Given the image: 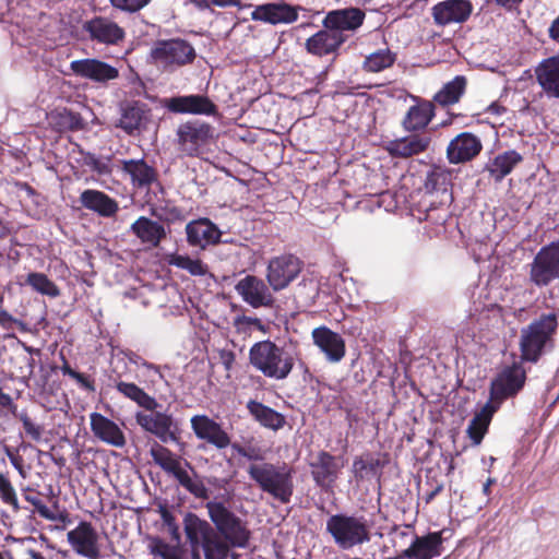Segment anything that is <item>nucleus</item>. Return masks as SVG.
I'll return each instance as SVG.
<instances>
[{"mask_svg": "<svg viewBox=\"0 0 559 559\" xmlns=\"http://www.w3.org/2000/svg\"><path fill=\"white\" fill-rule=\"evenodd\" d=\"M247 473L258 487L278 502L289 503L294 495V469L286 463L251 464Z\"/></svg>", "mask_w": 559, "mask_h": 559, "instance_id": "1", "label": "nucleus"}, {"mask_svg": "<svg viewBox=\"0 0 559 559\" xmlns=\"http://www.w3.org/2000/svg\"><path fill=\"white\" fill-rule=\"evenodd\" d=\"M372 524L364 515L336 513L326 520L325 530L338 549L348 551L371 542Z\"/></svg>", "mask_w": 559, "mask_h": 559, "instance_id": "2", "label": "nucleus"}, {"mask_svg": "<svg viewBox=\"0 0 559 559\" xmlns=\"http://www.w3.org/2000/svg\"><path fill=\"white\" fill-rule=\"evenodd\" d=\"M150 454L154 463L165 473L171 475L189 493L197 499H209V489L187 460H182L168 448L158 443L151 448Z\"/></svg>", "mask_w": 559, "mask_h": 559, "instance_id": "3", "label": "nucleus"}, {"mask_svg": "<svg viewBox=\"0 0 559 559\" xmlns=\"http://www.w3.org/2000/svg\"><path fill=\"white\" fill-rule=\"evenodd\" d=\"M250 365L264 377L285 380L295 366L292 353L270 340L254 343L249 349Z\"/></svg>", "mask_w": 559, "mask_h": 559, "instance_id": "4", "label": "nucleus"}, {"mask_svg": "<svg viewBox=\"0 0 559 559\" xmlns=\"http://www.w3.org/2000/svg\"><path fill=\"white\" fill-rule=\"evenodd\" d=\"M557 325L556 314L548 313L522 329L520 341L522 358L527 361H537L550 344Z\"/></svg>", "mask_w": 559, "mask_h": 559, "instance_id": "5", "label": "nucleus"}, {"mask_svg": "<svg viewBox=\"0 0 559 559\" xmlns=\"http://www.w3.org/2000/svg\"><path fill=\"white\" fill-rule=\"evenodd\" d=\"M209 516L217 532L234 547L243 548L248 545L250 531L241 519L230 511L223 502L206 503Z\"/></svg>", "mask_w": 559, "mask_h": 559, "instance_id": "6", "label": "nucleus"}, {"mask_svg": "<svg viewBox=\"0 0 559 559\" xmlns=\"http://www.w3.org/2000/svg\"><path fill=\"white\" fill-rule=\"evenodd\" d=\"M154 62L163 70L173 72L180 67L192 63L195 50L183 39L158 40L151 50Z\"/></svg>", "mask_w": 559, "mask_h": 559, "instance_id": "7", "label": "nucleus"}, {"mask_svg": "<svg viewBox=\"0 0 559 559\" xmlns=\"http://www.w3.org/2000/svg\"><path fill=\"white\" fill-rule=\"evenodd\" d=\"M214 131L213 126L199 119L180 123L176 130L178 150L189 157L199 156L214 138Z\"/></svg>", "mask_w": 559, "mask_h": 559, "instance_id": "8", "label": "nucleus"}, {"mask_svg": "<svg viewBox=\"0 0 559 559\" xmlns=\"http://www.w3.org/2000/svg\"><path fill=\"white\" fill-rule=\"evenodd\" d=\"M162 106L171 114L217 117V105L204 94L179 95L162 100Z\"/></svg>", "mask_w": 559, "mask_h": 559, "instance_id": "9", "label": "nucleus"}, {"mask_svg": "<svg viewBox=\"0 0 559 559\" xmlns=\"http://www.w3.org/2000/svg\"><path fill=\"white\" fill-rule=\"evenodd\" d=\"M526 374L525 370L520 364H513L512 366L506 367L490 384V401L491 405H497L499 408L500 404L514 396L520 392L525 383Z\"/></svg>", "mask_w": 559, "mask_h": 559, "instance_id": "10", "label": "nucleus"}, {"mask_svg": "<svg viewBox=\"0 0 559 559\" xmlns=\"http://www.w3.org/2000/svg\"><path fill=\"white\" fill-rule=\"evenodd\" d=\"M530 278L539 287L559 278V241L538 251L531 264Z\"/></svg>", "mask_w": 559, "mask_h": 559, "instance_id": "11", "label": "nucleus"}, {"mask_svg": "<svg viewBox=\"0 0 559 559\" xmlns=\"http://www.w3.org/2000/svg\"><path fill=\"white\" fill-rule=\"evenodd\" d=\"M82 29L91 41L105 46H117L124 40V29L107 16H94L85 21Z\"/></svg>", "mask_w": 559, "mask_h": 559, "instance_id": "12", "label": "nucleus"}, {"mask_svg": "<svg viewBox=\"0 0 559 559\" xmlns=\"http://www.w3.org/2000/svg\"><path fill=\"white\" fill-rule=\"evenodd\" d=\"M300 11L305 9L281 0L255 5L250 16L255 22L271 25L292 24L298 20Z\"/></svg>", "mask_w": 559, "mask_h": 559, "instance_id": "13", "label": "nucleus"}, {"mask_svg": "<svg viewBox=\"0 0 559 559\" xmlns=\"http://www.w3.org/2000/svg\"><path fill=\"white\" fill-rule=\"evenodd\" d=\"M301 263L293 254L275 257L269 261L266 278L273 290L286 288L300 273Z\"/></svg>", "mask_w": 559, "mask_h": 559, "instance_id": "14", "label": "nucleus"}, {"mask_svg": "<svg viewBox=\"0 0 559 559\" xmlns=\"http://www.w3.org/2000/svg\"><path fill=\"white\" fill-rule=\"evenodd\" d=\"M309 467L316 486L328 492L338 479L343 464L331 453L320 451L309 463Z\"/></svg>", "mask_w": 559, "mask_h": 559, "instance_id": "15", "label": "nucleus"}, {"mask_svg": "<svg viewBox=\"0 0 559 559\" xmlns=\"http://www.w3.org/2000/svg\"><path fill=\"white\" fill-rule=\"evenodd\" d=\"M150 413L138 412L136 424L146 432L154 435L163 443L177 441L174 430L176 428L173 415L165 412L148 411Z\"/></svg>", "mask_w": 559, "mask_h": 559, "instance_id": "16", "label": "nucleus"}, {"mask_svg": "<svg viewBox=\"0 0 559 559\" xmlns=\"http://www.w3.org/2000/svg\"><path fill=\"white\" fill-rule=\"evenodd\" d=\"M70 70L79 78L104 85L119 78L118 68L96 58L73 60Z\"/></svg>", "mask_w": 559, "mask_h": 559, "instance_id": "17", "label": "nucleus"}, {"mask_svg": "<svg viewBox=\"0 0 559 559\" xmlns=\"http://www.w3.org/2000/svg\"><path fill=\"white\" fill-rule=\"evenodd\" d=\"M67 540L73 551L87 559H98V533L90 522L81 521L74 530L67 534Z\"/></svg>", "mask_w": 559, "mask_h": 559, "instance_id": "18", "label": "nucleus"}, {"mask_svg": "<svg viewBox=\"0 0 559 559\" xmlns=\"http://www.w3.org/2000/svg\"><path fill=\"white\" fill-rule=\"evenodd\" d=\"M472 12L473 4L469 0H443L431 8L435 24L442 27L466 22Z\"/></svg>", "mask_w": 559, "mask_h": 559, "instance_id": "19", "label": "nucleus"}, {"mask_svg": "<svg viewBox=\"0 0 559 559\" xmlns=\"http://www.w3.org/2000/svg\"><path fill=\"white\" fill-rule=\"evenodd\" d=\"M237 294L252 308L270 307L274 297L263 280L254 275H246L235 286Z\"/></svg>", "mask_w": 559, "mask_h": 559, "instance_id": "20", "label": "nucleus"}, {"mask_svg": "<svg viewBox=\"0 0 559 559\" xmlns=\"http://www.w3.org/2000/svg\"><path fill=\"white\" fill-rule=\"evenodd\" d=\"M483 148L480 139L472 132H462L447 147L450 164L457 165L474 159Z\"/></svg>", "mask_w": 559, "mask_h": 559, "instance_id": "21", "label": "nucleus"}, {"mask_svg": "<svg viewBox=\"0 0 559 559\" xmlns=\"http://www.w3.org/2000/svg\"><path fill=\"white\" fill-rule=\"evenodd\" d=\"M187 242L191 247L205 250L210 246L222 242V231L209 218H198L186 225Z\"/></svg>", "mask_w": 559, "mask_h": 559, "instance_id": "22", "label": "nucleus"}, {"mask_svg": "<svg viewBox=\"0 0 559 559\" xmlns=\"http://www.w3.org/2000/svg\"><path fill=\"white\" fill-rule=\"evenodd\" d=\"M191 428L195 437L214 445L218 450L230 444V437L222 426L206 415H195L191 418Z\"/></svg>", "mask_w": 559, "mask_h": 559, "instance_id": "23", "label": "nucleus"}, {"mask_svg": "<svg viewBox=\"0 0 559 559\" xmlns=\"http://www.w3.org/2000/svg\"><path fill=\"white\" fill-rule=\"evenodd\" d=\"M312 341L331 362H338L346 353L345 341L336 332L326 326H319L312 331Z\"/></svg>", "mask_w": 559, "mask_h": 559, "instance_id": "24", "label": "nucleus"}, {"mask_svg": "<svg viewBox=\"0 0 559 559\" xmlns=\"http://www.w3.org/2000/svg\"><path fill=\"white\" fill-rule=\"evenodd\" d=\"M366 14L358 8H345L330 11L324 20L325 28H332L336 33L345 34V32H355L364 21Z\"/></svg>", "mask_w": 559, "mask_h": 559, "instance_id": "25", "label": "nucleus"}, {"mask_svg": "<svg viewBox=\"0 0 559 559\" xmlns=\"http://www.w3.org/2000/svg\"><path fill=\"white\" fill-rule=\"evenodd\" d=\"M348 35L336 33L332 28L317 32L306 40V49L309 53L323 57L335 53L347 40Z\"/></svg>", "mask_w": 559, "mask_h": 559, "instance_id": "26", "label": "nucleus"}, {"mask_svg": "<svg viewBox=\"0 0 559 559\" xmlns=\"http://www.w3.org/2000/svg\"><path fill=\"white\" fill-rule=\"evenodd\" d=\"M90 420L91 430L98 440L116 448L126 445L124 433L115 421L96 412L90 415Z\"/></svg>", "mask_w": 559, "mask_h": 559, "instance_id": "27", "label": "nucleus"}, {"mask_svg": "<svg viewBox=\"0 0 559 559\" xmlns=\"http://www.w3.org/2000/svg\"><path fill=\"white\" fill-rule=\"evenodd\" d=\"M429 144V136L415 134L390 141L386 151L392 157L407 158L425 152Z\"/></svg>", "mask_w": 559, "mask_h": 559, "instance_id": "28", "label": "nucleus"}, {"mask_svg": "<svg viewBox=\"0 0 559 559\" xmlns=\"http://www.w3.org/2000/svg\"><path fill=\"white\" fill-rule=\"evenodd\" d=\"M142 243L156 248L160 241L166 238L165 227L156 221L146 216H140L130 227Z\"/></svg>", "mask_w": 559, "mask_h": 559, "instance_id": "29", "label": "nucleus"}, {"mask_svg": "<svg viewBox=\"0 0 559 559\" xmlns=\"http://www.w3.org/2000/svg\"><path fill=\"white\" fill-rule=\"evenodd\" d=\"M536 78L548 96L559 98V56L543 60L536 68Z\"/></svg>", "mask_w": 559, "mask_h": 559, "instance_id": "30", "label": "nucleus"}, {"mask_svg": "<svg viewBox=\"0 0 559 559\" xmlns=\"http://www.w3.org/2000/svg\"><path fill=\"white\" fill-rule=\"evenodd\" d=\"M183 528L193 551H198L209 536H214L213 527L192 512L185 515Z\"/></svg>", "mask_w": 559, "mask_h": 559, "instance_id": "31", "label": "nucleus"}, {"mask_svg": "<svg viewBox=\"0 0 559 559\" xmlns=\"http://www.w3.org/2000/svg\"><path fill=\"white\" fill-rule=\"evenodd\" d=\"M80 202L83 207L97 213L104 217H110L118 211V203L106 193L87 189L80 195Z\"/></svg>", "mask_w": 559, "mask_h": 559, "instance_id": "32", "label": "nucleus"}, {"mask_svg": "<svg viewBox=\"0 0 559 559\" xmlns=\"http://www.w3.org/2000/svg\"><path fill=\"white\" fill-rule=\"evenodd\" d=\"M522 160L523 156L519 152L509 150L489 159L485 169L495 181L499 182L511 174L515 166L522 163Z\"/></svg>", "mask_w": 559, "mask_h": 559, "instance_id": "33", "label": "nucleus"}, {"mask_svg": "<svg viewBox=\"0 0 559 559\" xmlns=\"http://www.w3.org/2000/svg\"><path fill=\"white\" fill-rule=\"evenodd\" d=\"M122 170L130 176L132 185L136 188H147L157 181L155 168L143 158L123 160Z\"/></svg>", "mask_w": 559, "mask_h": 559, "instance_id": "34", "label": "nucleus"}, {"mask_svg": "<svg viewBox=\"0 0 559 559\" xmlns=\"http://www.w3.org/2000/svg\"><path fill=\"white\" fill-rule=\"evenodd\" d=\"M433 116L435 110L432 104L423 102L408 108L402 124L406 131H419L430 123Z\"/></svg>", "mask_w": 559, "mask_h": 559, "instance_id": "35", "label": "nucleus"}, {"mask_svg": "<svg viewBox=\"0 0 559 559\" xmlns=\"http://www.w3.org/2000/svg\"><path fill=\"white\" fill-rule=\"evenodd\" d=\"M247 408L250 415L263 427L278 430L284 427L286 420L285 417L274 411L273 408L258 402L254 400H250L247 403Z\"/></svg>", "mask_w": 559, "mask_h": 559, "instance_id": "36", "label": "nucleus"}, {"mask_svg": "<svg viewBox=\"0 0 559 559\" xmlns=\"http://www.w3.org/2000/svg\"><path fill=\"white\" fill-rule=\"evenodd\" d=\"M147 119L146 105L141 102L128 103L121 109L119 127L128 133L139 130Z\"/></svg>", "mask_w": 559, "mask_h": 559, "instance_id": "37", "label": "nucleus"}, {"mask_svg": "<svg viewBox=\"0 0 559 559\" xmlns=\"http://www.w3.org/2000/svg\"><path fill=\"white\" fill-rule=\"evenodd\" d=\"M115 388L126 399L131 400L145 411H154L158 407L155 397L148 395L143 389L132 382L116 381Z\"/></svg>", "mask_w": 559, "mask_h": 559, "instance_id": "38", "label": "nucleus"}, {"mask_svg": "<svg viewBox=\"0 0 559 559\" xmlns=\"http://www.w3.org/2000/svg\"><path fill=\"white\" fill-rule=\"evenodd\" d=\"M467 80L464 75H456L453 80L445 83L442 88L436 93L433 100L442 107L454 105L460 102L466 90Z\"/></svg>", "mask_w": 559, "mask_h": 559, "instance_id": "39", "label": "nucleus"}, {"mask_svg": "<svg viewBox=\"0 0 559 559\" xmlns=\"http://www.w3.org/2000/svg\"><path fill=\"white\" fill-rule=\"evenodd\" d=\"M497 409V405L487 403L469 421L466 432L475 445H478L481 442L489 426L491 416Z\"/></svg>", "mask_w": 559, "mask_h": 559, "instance_id": "40", "label": "nucleus"}, {"mask_svg": "<svg viewBox=\"0 0 559 559\" xmlns=\"http://www.w3.org/2000/svg\"><path fill=\"white\" fill-rule=\"evenodd\" d=\"M395 60L396 53L388 48L379 49L365 58L362 67L367 72L377 73L392 67Z\"/></svg>", "mask_w": 559, "mask_h": 559, "instance_id": "41", "label": "nucleus"}, {"mask_svg": "<svg viewBox=\"0 0 559 559\" xmlns=\"http://www.w3.org/2000/svg\"><path fill=\"white\" fill-rule=\"evenodd\" d=\"M168 264L187 271L192 276L209 274V267L200 259H192L186 254L173 253L168 257Z\"/></svg>", "mask_w": 559, "mask_h": 559, "instance_id": "42", "label": "nucleus"}, {"mask_svg": "<svg viewBox=\"0 0 559 559\" xmlns=\"http://www.w3.org/2000/svg\"><path fill=\"white\" fill-rule=\"evenodd\" d=\"M25 284L31 286L33 290L40 295L56 298L60 295L58 286L48 278V276L40 272H31L27 274Z\"/></svg>", "mask_w": 559, "mask_h": 559, "instance_id": "43", "label": "nucleus"}, {"mask_svg": "<svg viewBox=\"0 0 559 559\" xmlns=\"http://www.w3.org/2000/svg\"><path fill=\"white\" fill-rule=\"evenodd\" d=\"M231 545L225 538L224 540L214 531V536H209L200 547L204 551L205 559H226Z\"/></svg>", "mask_w": 559, "mask_h": 559, "instance_id": "44", "label": "nucleus"}, {"mask_svg": "<svg viewBox=\"0 0 559 559\" xmlns=\"http://www.w3.org/2000/svg\"><path fill=\"white\" fill-rule=\"evenodd\" d=\"M82 164L99 176H108L112 171L110 157H98L90 152H82Z\"/></svg>", "mask_w": 559, "mask_h": 559, "instance_id": "45", "label": "nucleus"}, {"mask_svg": "<svg viewBox=\"0 0 559 559\" xmlns=\"http://www.w3.org/2000/svg\"><path fill=\"white\" fill-rule=\"evenodd\" d=\"M0 498L5 504L11 506L15 512L20 510L15 489L3 473H0Z\"/></svg>", "mask_w": 559, "mask_h": 559, "instance_id": "46", "label": "nucleus"}, {"mask_svg": "<svg viewBox=\"0 0 559 559\" xmlns=\"http://www.w3.org/2000/svg\"><path fill=\"white\" fill-rule=\"evenodd\" d=\"M19 419L22 421L25 433L31 437L34 441H39L41 439L44 428L40 425L35 424L27 415L26 412H22L17 415Z\"/></svg>", "mask_w": 559, "mask_h": 559, "instance_id": "47", "label": "nucleus"}, {"mask_svg": "<svg viewBox=\"0 0 559 559\" xmlns=\"http://www.w3.org/2000/svg\"><path fill=\"white\" fill-rule=\"evenodd\" d=\"M59 123L61 127L70 130H79L83 127L81 116L67 109L59 114Z\"/></svg>", "mask_w": 559, "mask_h": 559, "instance_id": "48", "label": "nucleus"}, {"mask_svg": "<svg viewBox=\"0 0 559 559\" xmlns=\"http://www.w3.org/2000/svg\"><path fill=\"white\" fill-rule=\"evenodd\" d=\"M379 466H380V461L372 459V457H369V459L357 457V459H355V461L353 463V467H354L356 475H360V477H362V472L373 473V472H376V469Z\"/></svg>", "mask_w": 559, "mask_h": 559, "instance_id": "49", "label": "nucleus"}, {"mask_svg": "<svg viewBox=\"0 0 559 559\" xmlns=\"http://www.w3.org/2000/svg\"><path fill=\"white\" fill-rule=\"evenodd\" d=\"M444 181L445 176L442 173L436 170L428 171L424 182L426 192L432 193L438 191Z\"/></svg>", "mask_w": 559, "mask_h": 559, "instance_id": "50", "label": "nucleus"}, {"mask_svg": "<svg viewBox=\"0 0 559 559\" xmlns=\"http://www.w3.org/2000/svg\"><path fill=\"white\" fill-rule=\"evenodd\" d=\"M151 0H110L112 7L126 11L136 12L144 8Z\"/></svg>", "mask_w": 559, "mask_h": 559, "instance_id": "51", "label": "nucleus"}, {"mask_svg": "<svg viewBox=\"0 0 559 559\" xmlns=\"http://www.w3.org/2000/svg\"><path fill=\"white\" fill-rule=\"evenodd\" d=\"M24 499L35 507L41 518L52 519V511L39 499L37 495L25 493Z\"/></svg>", "mask_w": 559, "mask_h": 559, "instance_id": "52", "label": "nucleus"}, {"mask_svg": "<svg viewBox=\"0 0 559 559\" xmlns=\"http://www.w3.org/2000/svg\"><path fill=\"white\" fill-rule=\"evenodd\" d=\"M83 389L90 391V392H94L95 391V385H94V382L93 380L90 379V377L81 373V372H78V374L73 378Z\"/></svg>", "mask_w": 559, "mask_h": 559, "instance_id": "53", "label": "nucleus"}, {"mask_svg": "<svg viewBox=\"0 0 559 559\" xmlns=\"http://www.w3.org/2000/svg\"><path fill=\"white\" fill-rule=\"evenodd\" d=\"M19 321L14 319L8 311L0 310V325L3 329H11L13 323H17Z\"/></svg>", "mask_w": 559, "mask_h": 559, "instance_id": "54", "label": "nucleus"}, {"mask_svg": "<svg viewBox=\"0 0 559 559\" xmlns=\"http://www.w3.org/2000/svg\"><path fill=\"white\" fill-rule=\"evenodd\" d=\"M162 519H163L164 523L168 526L169 531L173 534H177L178 526L175 523V518L171 515V513H169L167 510H164L162 513Z\"/></svg>", "mask_w": 559, "mask_h": 559, "instance_id": "55", "label": "nucleus"}, {"mask_svg": "<svg viewBox=\"0 0 559 559\" xmlns=\"http://www.w3.org/2000/svg\"><path fill=\"white\" fill-rule=\"evenodd\" d=\"M497 5L512 11L518 9V7L523 2V0H492Z\"/></svg>", "mask_w": 559, "mask_h": 559, "instance_id": "56", "label": "nucleus"}, {"mask_svg": "<svg viewBox=\"0 0 559 559\" xmlns=\"http://www.w3.org/2000/svg\"><path fill=\"white\" fill-rule=\"evenodd\" d=\"M245 459L249 461H262L263 454L259 448H247Z\"/></svg>", "mask_w": 559, "mask_h": 559, "instance_id": "57", "label": "nucleus"}, {"mask_svg": "<svg viewBox=\"0 0 559 559\" xmlns=\"http://www.w3.org/2000/svg\"><path fill=\"white\" fill-rule=\"evenodd\" d=\"M548 34L554 41L559 43V15L551 22Z\"/></svg>", "mask_w": 559, "mask_h": 559, "instance_id": "58", "label": "nucleus"}, {"mask_svg": "<svg viewBox=\"0 0 559 559\" xmlns=\"http://www.w3.org/2000/svg\"><path fill=\"white\" fill-rule=\"evenodd\" d=\"M443 490V484H437L430 491L426 492L424 500L426 503H430L437 495Z\"/></svg>", "mask_w": 559, "mask_h": 559, "instance_id": "59", "label": "nucleus"}, {"mask_svg": "<svg viewBox=\"0 0 559 559\" xmlns=\"http://www.w3.org/2000/svg\"><path fill=\"white\" fill-rule=\"evenodd\" d=\"M0 406L2 407H12L13 409H16V406L13 404L12 397L2 391L0 388Z\"/></svg>", "mask_w": 559, "mask_h": 559, "instance_id": "60", "label": "nucleus"}, {"mask_svg": "<svg viewBox=\"0 0 559 559\" xmlns=\"http://www.w3.org/2000/svg\"><path fill=\"white\" fill-rule=\"evenodd\" d=\"M222 360H223V364L225 366V368L227 370H229L231 368V365L234 364L235 361V354L233 352H222Z\"/></svg>", "mask_w": 559, "mask_h": 559, "instance_id": "61", "label": "nucleus"}, {"mask_svg": "<svg viewBox=\"0 0 559 559\" xmlns=\"http://www.w3.org/2000/svg\"><path fill=\"white\" fill-rule=\"evenodd\" d=\"M213 5L219 7V8H226V7H239L240 0H212Z\"/></svg>", "mask_w": 559, "mask_h": 559, "instance_id": "62", "label": "nucleus"}, {"mask_svg": "<svg viewBox=\"0 0 559 559\" xmlns=\"http://www.w3.org/2000/svg\"><path fill=\"white\" fill-rule=\"evenodd\" d=\"M235 323L236 324L245 323L247 325L253 326V324L259 323V318H252V317H247V316H238L235 319Z\"/></svg>", "mask_w": 559, "mask_h": 559, "instance_id": "63", "label": "nucleus"}, {"mask_svg": "<svg viewBox=\"0 0 559 559\" xmlns=\"http://www.w3.org/2000/svg\"><path fill=\"white\" fill-rule=\"evenodd\" d=\"M391 534H393V535H395V536H399V537H402V538H403V537H407V536H411V535H412V528H411V526H405V528H404V530H400V528H397V527H394V528L392 530V533H391Z\"/></svg>", "mask_w": 559, "mask_h": 559, "instance_id": "64", "label": "nucleus"}]
</instances>
